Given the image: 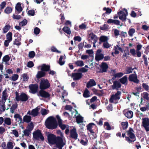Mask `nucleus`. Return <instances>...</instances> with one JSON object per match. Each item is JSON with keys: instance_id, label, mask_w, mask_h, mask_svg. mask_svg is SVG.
<instances>
[{"instance_id": "f257e3e1", "label": "nucleus", "mask_w": 149, "mask_h": 149, "mask_svg": "<svg viewBox=\"0 0 149 149\" xmlns=\"http://www.w3.org/2000/svg\"><path fill=\"white\" fill-rule=\"evenodd\" d=\"M47 137L49 143L51 145L55 144L58 149H62L65 144L62 138L60 136L56 137L55 135L50 133L47 135Z\"/></svg>"}, {"instance_id": "f03ea898", "label": "nucleus", "mask_w": 149, "mask_h": 149, "mask_svg": "<svg viewBox=\"0 0 149 149\" xmlns=\"http://www.w3.org/2000/svg\"><path fill=\"white\" fill-rule=\"evenodd\" d=\"M45 124L47 128L51 130L56 129L58 126L56 118L52 116H50L46 119Z\"/></svg>"}, {"instance_id": "7ed1b4c3", "label": "nucleus", "mask_w": 149, "mask_h": 149, "mask_svg": "<svg viewBox=\"0 0 149 149\" xmlns=\"http://www.w3.org/2000/svg\"><path fill=\"white\" fill-rule=\"evenodd\" d=\"M134 131L131 127L127 131V136H125V140L129 143H133L136 140V138L133 132Z\"/></svg>"}, {"instance_id": "20e7f679", "label": "nucleus", "mask_w": 149, "mask_h": 149, "mask_svg": "<svg viewBox=\"0 0 149 149\" xmlns=\"http://www.w3.org/2000/svg\"><path fill=\"white\" fill-rule=\"evenodd\" d=\"M15 98L17 101H21L22 102H25L28 100L29 97L26 94L24 93H22L19 95L18 93L16 92Z\"/></svg>"}, {"instance_id": "39448f33", "label": "nucleus", "mask_w": 149, "mask_h": 149, "mask_svg": "<svg viewBox=\"0 0 149 149\" xmlns=\"http://www.w3.org/2000/svg\"><path fill=\"white\" fill-rule=\"evenodd\" d=\"M121 94V92L118 91L115 94L112 95L109 99V102L111 103H117L118 100L120 98Z\"/></svg>"}, {"instance_id": "423d86ee", "label": "nucleus", "mask_w": 149, "mask_h": 149, "mask_svg": "<svg viewBox=\"0 0 149 149\" xmlns=\"http://www.w3.org/2000/svg\"><path fill=\"white\" fill-rule=\"evenodd\" d=\"M119 19L123 22L126 21L127 16L128 15L127 10L125 8H124L122 10L118 13Z\"/></svg>"}, {"instance_id": "0eeeda50", "label": "nucleus", "mask_w": 149, "mask_h": 149, "mask_svg": "<svg viewBox=\"0 0 149 149\" xmlns=\"http://www.w3.org/2000/svg\"><path fill=\"white\" fill-rule=\"evenodd\" d=\"M50 85L47 79H41L40 83V88L41 90L49 88Z\"/></svg>"}, {"instance_id": "6e6552de", "label": "nucleus", "mask_w": 149, "mask_h": 149, "mask_svg": "<svg viewBox=\"0 0 149 149\" xmlns=\"http://www.w3.org/2000/svg\"><path fill=\"white\" fill-rule=\"evenodd\" d=\"M33 134V137L36 140L40 139L42 141H44V137L40 130H37L34 132Z\"/></svg>"}, {"instance_id": "1a4fd4ad", "label": "nucleus", "mask_w": 149, "mask_h": 149, "mask_svg": "<svg viewBox=\"0 0 149 149\" xmlns=\"http://www.w3.org/2000/svg\"><path fill=\"white\" fill-rule=\"evenodd\" d=\"M142 126L145 129L146 132L149 131V119L148 118H143L142 119Z\"/></svg>"}, {"instance_id": "9d476101", "label": "nucleus", "mask_w": 149, "mask_h": 149, "mask_svg": "<svg viewBox=\"0 0 149 149\" xmlns=\"http://www.w3.org/2000/svg\"><path fill=\"white\" fill-rule=\"evenodd\" d=\"M135 74H132L130 75L128 77L129 80L131 82H133L136 84H138L139 80L137 78V77L135 71L134 72Z\"/></svg>"}, {"instance_id": "9b49d317", "label": "nucleus", "mask_w": 149, "mask_h": 149, "mask_svg": "<svg viewBox=\"0 0 149 149\" xmlns=\"http://www.w3.org/2000/svg\"><path fill=\"white\" fill-rule=\"evenodd\" d=\"M82 74L81 73H73L72 74V77L74 81L80 79L82 77Z\"/></svg>"}, {"instance_id": "f8f14e48", "label": "nucleus", "mask_w": 149, "mask_h": 149, "mask_svg": "<svg viewBox=\"0 0 149 149\" xmlns=\"http://www.w3.org/2000/svg\"><path fill=\"white\" fill-rule=\"evenodd\" d=\"M29 92L33 94L35 93L38 89V86L37 84H31L29 86Z\"/></svg>"}, {"instance_id": "ddd939ff", "label": "nucleus", "mask_w": 149, "mask_h": 149, "mask_svg": "<svg viewBox=\"0 0 149 149\" xmlns=\"http://www.w3.org/2000/svg\"><path fill=\"white\" fill-rule=\"evenodd\" d=\"M40 68V70L44 72H47L50 70V67L49 65H47L45 64H43L41 65L38 66L37 68L38 69Z\"/></svg>"}, {"instance_id": "4468645a", "label": "nucleus", "mask_w": 149, "mask_h": 149, "mask_svg": "<svg viewBox=\"0 0 149 149\" xmlns=\"http://www.w3.org/2000/svg\"><path fill=\"white\" fill-rule=\"evenodd\" d=\"M70 136L72 138L75 140L77 139L78 134L76 131V129L74 128L70 131Z\"/></svg>"}, {"instance_id": "2eb2a0df", "label": "nucleus", "mask_w": 149, "mask_h": 149, "mask_svg": "<svg viewBox=\"0 0 149 149\" xmlns=\"http://www.w3.org/2000/svg\"><path fill=\"white\" fill-rule=\"evenodd\" d=\"M38 95L43 97L47 98L49 97L50 95L48 93L41 90L39 91L38 94Z\"/></svg>"}, {"instance_id": "dca6fc26", "label": "nucleus", "mask_w": 149, "mask_h": 149, "mask_svg": "<svg viewBox=\"0 0 149 149\" xmlns=\"http://www.w3.org/2000/svg\"><path fill=\"white\" fill-rule=\"evenodd\" d=\"M53 3H57L61 7H65L66 5V3L64 0H54Z\"/></svg>"}, {"instance_id": "f3484780", "label": "nucleus", "mask_w": 149, "mask_h": 149, "mask_svg": "<svg viewBox=\"0 0 149 149\" xmlns=\"http://www.w3.org/2000/svg\"><path fill=\"white\" fill-rule=\"evenodd\" d=\"M121 86L120 83L118 81H115L113 82V85L112 86V88L113 89L118 90L121 87Z\"/></svg>"}, {"instance_id": "a211bd4d", "label": "nucleus", "mask_w": 149, "mask_h": 149, "mask_svg": "<svg viewBox=\"0 0 149 149\" xmlns=\"http://www.w3.org/2000/svg\"><path fill=\"white\" fill-rule=\"evenodd\" d=\"M100 71L102 72H105L107 71L108 66L106 63L105 62H102L101 65L100 66Z\"/></svg>"}, {"instance_id": "6ab92c4d", "label": "nucleus", "mask_w": 149, "mask_h": 149, "mask_svg": "<svg viewBox=\"0 0 149 149\" xmlns=\"http://www.w3.org/2000/svg\"><path fill=\"white\" fill-rule=\"evenodd\" d=\"M15 9V13L16 14H19L22 11L23 9L21 6V4L20 3H18L16 4Z\"/></svg>"}, {"instance_id": "aec40b11", "label": "nucleus", "mask_w": 149, "mask_h": 149, "mask_svg": "<svg viewBox=\"0 0 149 149\" xmlns=\"http://www.w3.org/2000/svg\"><path fill=\"white\" fill-rule=\"evenodd\" d=\"M88 38H90L88 40L89 41H91V40H93V42H94V43H96L98 40L97 37L93 33H91L89 34Z\"/></svg>"}, {"instance_id": "412c9836", "label": "nucleus", "mask_w": 149, "mask_h": 149, "mask_svg": "<svg viewBox=\"0 0 149 149\" xmlns=\"http://www.w3.org/2000/svg\"><path fill=\"white\" fill-rule=\"evenodd\" d=\"M119 82L125 86L127 85L128 82V78L127 75H125L119 79Z\"/></svg>"}, {"instance_id": "4be33fe9", "label": "nucleus", "mask_w": 149, "mask_h": 149, "mask_svg": "<svg viewBox=\"0 0 149 149\" xmlns=\"http://www.w3.org/2000/svg\"><path fill=\"white\" fill-rule=\"evenodd\" d=\"M96 83L95 81L93 79H90L86 84V87L88 88H90L91 87L95 86Z\"/></svg>"}, {"instance_id": "5701e85b", "label": "nucleus", "mask_w": 149, "mask_h": 149, "mask_svg": "<svg viewBox=\"0 0 149 149\" xmlns=\"http://www.w3.org/2000/svg\"><path fill=\"white\" fill-rule=\"evenodd\" d=\"M124 113L125 116L128 118H131L133 116V112L131 110L124 111Z\"/></svg>"}, {"instance_id": "b1692460", "label": "nucleus", "mask_w": 149, "mask_h": 149, "mask_svg": "<svg viewBox=\"0 0 149 149\" xmlns=\"http://www.w3.org/2000/svg\"><path fill=\"white\" fill-rule=\"evenodd\" d=\"M108 38L107 37L104 36H101L99 39V44H101L102 42L104 43L108 41Z\"/></svg>"}, {"instance_id": "393cba45", "label": "nucleus", "mask_w": 149, "mask_h": 149, "mask_svg": "<svg viewBox=\"0 0 149 149\" xmlns=\"http://www.w3.org/2000/svg\"><path fill=\"white\" fill-rule=\"evenodd\" d=\"M40 108L38 107L33 109L31 111V116L33 117H35L38 116V113Z\"/></svg>"}, {"instance_id": "a878e982", "label": "nucleus", "mask_w": 149, "mask_h": 149, "mask_svg": "<svg viewBox=\"0 0 149 149\" xmlns=\"http://www.w3.org/2000/svg\"><path fill=\"white\" fill-rule=\"evenodd\" d=\"M46 75V73L42 71H38L36 74V77L38 79H40L41 77L45 76Z\"/></svg>"}, {"instance_id": "bb28decb", "label": "nucleus", "mask_w": 149, "mask_h": 149, "mask_svg": "<svg viewBox=\"0 0 149 149\" xmlns=\"http://www.w3.org/2000/svg\"><path fill=\"white\" fill-rule=\"evenodd\" d=\"M6 91L7 89L6 88L2 93V95L1 98L2 101L5 102L8 97L7 95Z\"/></svg>"}, {"instance_id": "cd10ccee", "label": "nucleus", "mask_w": 149, "mask_h": 149, "mask_svg": "<svg viewBox=\"0 0 149 149\" xmlns=\"http://www.w3.org/2000/svg\"><path fill=\"white\" fill-rule=\"evenodd\" d=\"M66 57L64 55V56L61 55L60 56L58 61V63L61 65H63L65 63V61L64 60H63V59H65Z\"/></svg>"}, {"instance_id": "c85d7f7f", "label": "nucleus", "mask_w": 149, "mask_h": 149, "mask_svg": "<svg viewBox=\"0 0 149 149\" xmlns=\"http://www.w3.org/2000/svg\"><path fill=\"white\" fill-rule=\"evenodd\" d=\"M10 58V57L8 55H6L3 57L2 62H5V65H9L8 62L9 61Z\"/></svg>"}, {"instance_id": "c756f323", "label": "nucleus", "mask_w": 149, "mask_h": 149, "mask_svg": "<svg viewBox=\"0 0 149 149\" xmlns=\"http://www.w3.org/2000/svg\"><path fill=\"white\" fill-rule=\"evenodd\" d=\"M18 104L16 103L13 104L10 108V112L12 113H13L15 110L17 108Z\"/></svg>"}, {"instance_id": "7c9ffc66", "label": "nucleus", "mask_w": 149, "mask_h": 149, "mask_svg": "<svg viewBox=\"0 0 149 149\" xmlns=\"http://www.w3.org/2000/svg\"><path fill=\"white\" fill-rule=\"evenodd\" d=\"M103 10L106 11V12L102 15V16L104 17H105L106 14L108 15L110 14L112 11V10L109 8L104 7L103 8Z\"/></svg>"}, {"instance_id": "2f4dec72", "label": "nucleus", "mask_w": 149, "mask_h": 149, "mask_svg": "<svg viewBox=\"0 0 149 149\" xmlns=\"http://www.w3.org/2000/svg\"><path fill=\"white\" fill-rule=\"evenodd\" d=\"M5 102L0 101V111L3 112L5 111L6 107Z\"/></svg>"}, {"instance_id": "473e14b6", "label": "nucleus", "mask_w": 149, "mask_h": 149, "mask_svg": "<svg viewBox=\"0 0 149 149\" xmlns=\"http://www.w3.org/2000/svg\"><path fill=\"white\" fill-rule=\"evenodd\" d=\"M14 117L15 119V120L17 121L18 122L20 121V123L21 122L22 120L21 116L18 114H15L14 115Z\"/></svg>"}, {"instance_id": "72a5a7b5", "label": "nucleus", "mask_w": 149, "mask_h": 149, "mask_svg": "<svg viewBox=\"0 0 149 149\" xmlns=\"http://www.w3.org/2000/svg\"><path fill=\"white\" fill-rule=\"evenodd\" d=\"M104 54H95V59L96 61H99L104 58Z\"/></svg>"}, {"instance_id": "f704fd0d", "label": "nucleus", "mask_w": 149, "mask_h": 149, "mask_svg": "<svg viewBox=\"0 0 149 149\" xmlns=\"http://www.w3.org/2000/svg\"><path fill=\"white\" fill-rule=\"evenodd\" d=\"M134 68H132L131 67H127L125 69V74H127L132 73Z\"/></svg>"}, {"instance_id": "c9c22d12", "label": "nucleus", "mask_w": 149, "mask_h": 149, "mask_svg": "<svg viewBox=\"0 0 149 149\" xmlns=\"http://www.w3.org/2000/svg\"><path fill=\"white\" fill-rule=\"evenodd\" d=\"M31 120V117L29 116L25 115L23 118V120L24 122L29 123L30 122Z\"/></svg>"}, {"instance_id": "e433bc0d", "label": "nucleus", "mask_w": 149, "mask_h": 149, "mask_svg": "<svg viewBox=\"0 0 149 149\" xmlns=\"http://www.w3.org/2000/svg\"><path fill=\"white\" fill-rule=\"evenodd\" d=\"M76 120L78 123H82L83 122V118L79 115L76 117Z\"/></svg>"}, {"instance_id": "4c0bfd02", "label": "nucleus", "mask_w": 149, "mask_h": 149, "mask_svg": "<svg viewBox=\"0 0 149 149\" xmlns=\"http://www.w3.org/2000/svg\"><path fill=\"white\" fill-rule=\"evenodd\" d=\"M121 124L123 129L125 130L127 128L128 125V123L127 122H122Z\"/></svg>"}, {"instance_id": "58836bf2", "label": "nucleus", "mask_w": 149, "mask_h": 149, "mask_svg": "<svg viewBox=\"0 0 149 149\" xmlns=\"http://www.w3.org/2000/svg\"><path fill=\"white\" fill-rule=\"evenodd\" d=\"M12 33L10 32H8L6 35V40L11 42L12 40Z\"/></svg>"}, {"instance_id": "ea45409f", "label": "nucleus", "mask_w": 149, "mask_h": 149, "mask_svg": "<svg viewBox=\"0 0 149 149\" xmlns=\"http://www.w3.org/2000/svg\"><path fill=\"white\" fill-rule=\"evenodd\" d=\"M63 30L65 33L68 35L71 33V31L69 28L67 26L64 27L63 29Z\"/></svg>"}, {"instance_id": "a19ab883", "label": "nucleus", "mask_w": 149, "mask_h": 149, "mask_svg": "<svg viewBox=\"0 0 149 149\" xmlns=\"http://www.w3.org/2000/svg\"><path fill=\"white\" fill-rule=\"evenodd\" d=\"M143 97L145 100L149 101V94L147 92H143Z\"/></svg>"}, {"instance_id": "79ce46f5", "label": "nucleus", "mask_w": 149, "mask_h": 149, "mask_svg": "<svg viewBox=\"0 0 149 149\" xmlns=\"http://www.w3.org/2000/svg\"><path fill=\"white\" fill-rule=\"evenodd\" d=\"M86 53L89 54L88 56L92 59L93 57V52L92 49L87 50L86 51Z\"/></svg>"}, {"instance_id": "37998d69", "label": "nucleus", "mask_w": 149, "mask_h": 149, "mask_svg": "<svg viewBox=\"0 0 149 149\" xmlns=\"http://www.w3.org/2000/svg\"><path fill=\"white\" fill-rule=\"evenodd\" d=\"M4 122L6 125H10L11 124V119L9 118H6L4 120Z\"/></svg>"}, {"instance_id": "c03bdc74", "label": "nucleus", "mask_w": 149, "mask_h": 149, "mask_svg": "<svg viewBox=\"0 0 149 149\" xmlns=\"http://www.w3.org/2000/svg\"><path fill=\"white\" fill-rule=\"evenodd\" d=\"M23 78V81H27L29 79V77L26 73L23 74L22 75Z\"/></svg>"}, {"instance_id": "a18cd8bd", "label": "nucleus", "mask_w": 149, "mask_h": 149, "mask_svg": "<svg viewBox=\"0 0 149 149\" xmlns=\"http://www.w3.org/2000/svg\"><path fill=\"white\" fill-rule=\"evenodd\" d=\"M58 125L59 127L63 130H65L67 127H68V125L63 124L62 123V122H60L58 124Z\"/></svg>"}, {"instance_id": "49530a36", "label": "nucleus", "mask_w": 149, "mask_h": 149, "mask_svg": "<svg viewBox=\"0 0 149 149\" xmlns=\"http://www.w3.org/2000/svg\"><path fill=\"white\" fill-rule=\"evenodd\" d=\"M83 95L85 98L88 97L90 96L89 92L87 89H85L83 93Z\"/></svg>"}, {"instance_id": "de8ad7c7", "label": "nucleus", "mask_w": 149, "mask_h": 149, "mask_svg": "<svg viewBox=\"0 0 149 149\" xmlns=\"http://www.w3.org/2000/svg\"><path fill=\"white\" fill-rule=\"evenodd\" d=\"M120 22L119 20L117 19H113L112 24H115L116 25H120L122 26V24H120Z\"/></svg>"}, {"instance_id": "09e8293b", "label": "nucleus", "mask_w": 149, "mask_h": 149, "mask_svg": "<svg viewBox=\"0 0 149 149\" xmlns=\"http://www.w3.org/2000/svg\"><path fill=\"white\" fill-rule=\"evenodd\" d=\"M75 64L77 66L81 67L84 65V63L82 61H77L75 62Z\"/></svg>"}, {"instance_id": "8fccbe9b", "label": "nucleus", "mask_w": 149, "mask_h": 149, "mask_svg": "<svg viewBox=\"0 0 149 149\" xmlns=\"http://www.w3.org/2000/svg\"><path fill=\"white\" fill-rule=\"evenodd\" d=\"M10 28V26L9 25H6L3 29V32L6 33L7 32Z\"/></svg>"}, {"instance_id": "3c124183", "label": "nucleus", "mask_w": 149, "mask_h": 149, "mask_svg": "<svg viewBox=\"0 0 149 149\" xmlns=\"http://www.w3.org/2000/svg\"><path fill=\"white\" fill-rule=\"evenodd\" d=\"M80 143L82 145L85 146L87 145L88 141L87 139H82L80 141Z\"/></svg>"}, {"instance_id": "603ef678", "label": "nucleus", "mask_w": 149, "mask_h": 149, "mask_svg": "<svg viewBox=\"0 0 149 149\" xmlns=\"http://www.w3.org/2000/svg\"><path fill=\"white\" fill-rule=\"evenodd\" d=\"M149 109V106L148 105H146L144 107H142L140 108V110L143 112H144L148 110Z\"/></svg>"}, {"instance_id": "864d4df0", "label": "nucleus", "mask_w": 149, "mask_h": 149, "mask_svg": "<svg viewBox=\"0 0 149 149\" xmlns=\"http://www.w3.org/2000/svg\"><path fill=\"white\" fill-rule=\"evenodd\" d=\"M19 77V76L17 74H14L10 78V79H12L13 81H15L17 80Z\"/></svg>"}, {"instance_id": "5fc2aeb1", "label": "nucleus", "mask_w": 149, "mask_h": 149, "mask_svg": "<svg viewBox=\"0 0 149 149\" xmlns=\"http://www.w3.org/2000/svg\"><path fill=\"white\" fill-rule=\"evenodd\" d=\"M135 30L134 29H131L128 31L129 36L132 37L133 36L134 33H135Z\"/></svg>"}, {"instance_id": "6e6d98bb", "label": "nucleus", "mask_w": 149, "mask_h": 149, "mask_svg": "<svg viewBox=\"0 0 149 149\" xmlns=\"http://www.w3.org/2000/svg\"><path fill=\"white\" fill-rule=\"evenodd\" d=\"M31 133V132L29 130L26 129L24 131V134L27 136H29L30 134Z\"/></svg>"}, {"instance_id": "4d7b16f0", "label": "nucleus", "mask_w": 149, "mask_h": 149, "mask_svg": "<svg viewBox=\"0 0 149 149\" xmlns=\"http://www.w3.org/2000/svg\"><path fill=\"white\" fill-rule=\"evenodd\" d=\"M123 74H123L122 72H120L115 74H114L113 76L115 78H119L122 77L123 75Z\"/></svg>"}, {"instance_id": "13d9d810", "label": "nucleus", "mask_w": 149, "mask_h": 149, "mask_svg": "<svg viewBox=\"0 0 149 149\" xmlns=\"http://www.w3.org/2000/svg\"><path fill=\"white\" fill-rule=\"evenodd\" d=\"M35 53L33 51L29 52V57L30 58H33L35 55Z\"/></svg>"}, {"instance_id": "bf43d9fd", "label": "nucleus", "mask_w": 149, "mask_h": 149, "mask_svg": "<svg viewBox=\"0 0 149 149\" xmlns=\"http://www.w3.org/2000/svg\"><path fill=\"white\" fill-rule=\"evenodd\" d=\"M51 51L53 52H56L57 53H61V51L58 50L54 46H52L51 47Z\"/></svg>"}, {"instance_id": "052dcab7", "label": "nucleus", "mask_w": 149, "mask_h": 149, "mask_svg": "<svg viewBox=\"0 0 149 149\" xmlns=\"http://www.w3.org/2000/svg\"><path fill=\"white\" fill-rule=\"evenodd\" d=\"M7 147L8 149H13V143L11 142H8L7 144Z\"/></svg>"}, {"instance_id": "680f3d73", "label": "nucleus", "mask_w": 149, "mask_h": 149, "mask_svg": "<svg viewBox=\"0 0 149 149\" xmlns=\"http://www.w3.org/2000/svg\"><path fill=\"white\" fill-rule=\"evenodd\" d=\"M27 21L26 19H24L19 23V25L22 26H25L27 24Z\"/></svg>"}, {"instance_id": "e2e57ef3", "label": "nucleus", "mask_w": 149, "mask_h": 149, "mask_svg": "<svg viewBox=\"0 0 149 149\" xmlns=\"http://www.w3.org/2000/svg\"><path fill=\"white\" fill-rule=\"evenodd\" d=\"M111 45L109 44L107 41L103 43V46L104 48H109Z\"/></svg>"}, {"instance_id": "0e129e2a", "label": "nucleus", "mask_w": 149, "mask_h": 149, "mask_svg": "<svg viewBox=\"0 0 149 149\" xmlns=\"http://www.w3.org/2000/svg\"><path fill=\"white\" fill-rule=\"evenodd\" d=\"M27 130H29L31 131L33 128V124L32 123H30L27 126Z\"/></svg>"}, {"instance_id": "69168bd1", "label": "nucleus", "mask_w": 149, "mask_h": 149, "mask_svg": "<svg viewBox=\"0 0 149 149\" xmlns=\"http://www.w3.org/2000/svg\"><path fill=\"white\" fill-rule=\"evenodd\" d=\"M12 11V9L10 7H7L5 10V12L6 13L9 14Z\"/></svg>"}, {"instance_id": "338daca9", "label": "nucleus", "mask_w": 149, "mask_h": 149, "mask_svg": "<svg viewBox=\"0 0 149 149\" xmlns=\"http://www.w3.org/2000/svg\"><path fill=\"white\" fill-rule=\"evenodd\" d=\"M40 30L39 28L37 27H35L34 30V32L35 34L36 35L38 34L40 32Z\"/></svg>"}, {"instance_id": "774afa93", "label": "nucleus", "mask_w": 149, "mask_h": 149, "mask_svg": "<svg viewBox=\"0 0 149 149\" xmlns=\"http://www.w3.org/2000/svg\"><path fill=\"white\" fill-rule=\"evenodd\" d=\"M104 125L106 126V129L107 130H110L111 129V127L108 122H105L104 123Z\"/></svg>"}]
</instances>
